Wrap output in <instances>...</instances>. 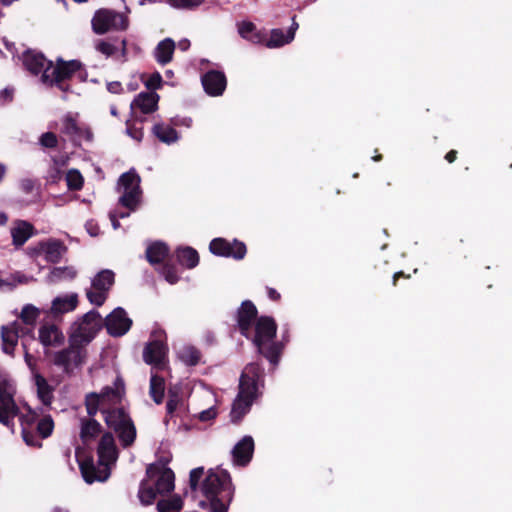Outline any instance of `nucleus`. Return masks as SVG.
<instances>
[{
  "label": "nucleus",
  "instance_id": "nucleus-1",
  "mask_svg": "<svg viewBox=\"0 0 512 512\" xmlns=\"http://www.w3.org/2000/svg\"><path fill=\"white\" fill-rule=\"evenodd\" d=\"M101 315L96 310L84 314L72 325L69 336V346L54 354L53 363L71 373L74 368L81 366L86 359L85 345L90 343L101 329Z\"/></svg>",
  "mask_w": 512,
  "mask_h": 512
},
{
  "label": "nucleus",
  "instance_id": "nucleus-2",
  "mask_svg": "<svg viewBox=\"0 0 512 512\" xmlns=\"http://www.w3.org/2000/svg\"><path fill=\"white\" fill-rule=\"evenodd\" d=\"M201 491L206 500L199 505L210 512H228L233 499L234 487L230 474L226 470L210 469L204 478Z\"/></svg>",
  "mask_w": 512,
  "mask_h": 512
},
{
  "label": "nucleus",
  "instance_id": "nucleus-3",
  "mask_svg": "<svg viewBox=\"0 0 512 512\" xmlns=\"http://www.w3.org/2000/svg\"><path fill=\"white\" fill-rule=\"evenodd\" d=\"M98 461L94 463L92 457L79 462L80 472L86 483L92 484L95 481L104 482L111 474V465L118 459V449L114 436L107 431L101 435L97 446Z\"/></svg>",
  "mask_w": 512,
  "mask_h": 512
},
{
  "label": "nucleus",
  "instance_id": "nucleus-4",
  "mask_svg": "<svg viewBox=\"0 0 512 512\" xmlns=\"http://www.w3.org/2000/svg\"><path fill=\"white\" fill-rule=\"evenodd\" d=\"M263 376L264 370L259 363H249L244 367L239 379L238 394L230 413L233 423H239L250 411L258 397V383Z\"/></svg>",
  "mask_w": 512,
  "mask_h": 512
},
{
  "label": "nucleus",
  "instance_id": "nucleus-5",
  "mask_svg": "<svg viewBox=\"0 0 512 512\" xmlns=\"http://www.w3.org/2000/svg\"><path fill=\"white\" fill-rule=\"evenodd\" d=\"M252 342L260 355L272 366L278 365L284 351V342H275L278 325L271 316H260L254 325Z\"/></svg>",
  "mask_w": 512,
  "mask_h": 512
},
{
  "label": "nucleus",
  "instance_id": "nucleus-6",
  "mask_svg": "<svg viewBox=\"0 0 512 512\" xmlns=\"http://www.w3.org/2000/svg\"><path fill=\"white\" fill-rule=\"evenodd\" d=\"M76 74L80 78L86 75L84 65L79 60H64L59 57L55 63L49 61L48 66L41 75V82L49 87H57L64 93L71 92V85L68 83Z\"/></svg>",
  "mask_w": 512,
  "mask_h": 512
},
{
  "label": "nucleus",
  "instance_id": "nucleus-7",
  "mask_svg": "<svg viewBox=\"0 0 512 512\" xmlns=\"http://www.w3.org/2000/svg\"><path fill=\"white\" fill-rule=\"evenodd\" d=\"M105 424L117 434L123 448L132 446L137 431L132 418L124 407L103 408Z\"/></svg>",
  "mask_w": 512,
  "mask_h": 512
},
{
  "label": "nucleus",
  "instance_id": "nucleus-8",
  "mask_svg": "<svg viewBox=\"0 0 512 512\" xmlns=\"http://www.w3.org/2000/svg\"><path fill=\"white\" fill-rule=\"evenodd\" d=\"M92 30L103 35L110 30L124 31L129 26L128 17L122 13L109 9H99L91 20Z\"/></svg>",
  "mask_w": 512,
  "mask_h": 512
},
{
  "label": "nucleus",
  "instance_id": "nucleus-9",
  "mask_svg": "<svg viewBox=\"0 0 512 512\" xmlns=\"http://www.w3.org/2000/svg\"><path fill=\"white\" fill-rule=\"evenodd\" d=\"M61 133L66 135L75 147H80L82 141L91 143L94 140L91 127L78 121V114L67 113L63 117Z\"/></svg>",
  "mask_w": 512,
  "mask_h": 512
},
{
  "label": "nucleus",
  "instance_id": "nucleus-10",
  "mask_svg": "<svg viewBox=\"0 0 512 512\" xmlns=\"http://www.w3.org/2000/svg\"><path fill=\"white\" fill-rule=\"evenodd\" d=\"M18 413L14 390L9 381L0 375V423L13 430L14 418Z\"/></svg>",
  "mask_w": 512,
  "mask_h": 512
},
{
  "label": "nucleus",
  "instance_id": "nucleus-11",
  "mask_svg": "<svg viewBox=\"0 0 512 512\" xmlns=\"http://www.w3.org/2000/svg\"><path fill=\"white\" fill-rule=\"evenodd\" d=\"M114 282L115 274L112 270H101L92 279V289L86 291V296L89 302L98 307L102 306L105 303L108 297V292L114 285Z\"/></svg>",
  "mask_w": 512,
  "mask_h": 512
},
{
  "label": "nucleus",
  "instance_id": "nucleus-12",
  "mask_svg": "<svg viewBox=\"0 0 512 512\" xmlns=\"http://www.w3.org/2000/svg\"><path fill=\"white\" fill-rule=\"evenodd\" d=\"M209 250L216 256L242 260L246 256V244L238 239L228 241L225 238H214L209 244Z\"/></svg>",
  "mask_w": 512,
  "mask_h": 512
},
{
  "label": "nucleus",
  "instance_id": "nucleus-13",
  "mask_svg": "<svg viewBox=\"0 0 512 512\" xmlns=\"http://www.w3.org/2000/svg\"><path fill=\"white\" fill-rule=\"evenodd\" d=\"M236 323L242 336L249 339L258 316V309L251 300H244L236 311Z\"/></svg>",
  "mask_w": 512,
  "mask_h": 512
},
{
  "label": "nucleus",
  "instance_id": "nucleus-14",
  "mask_svg": "<svg viewBox=\"0 0 512 512\" xmlns=\"http://www.w3.org/2000/svg\"><path fill=\"white\" fill-rule=\"evenodd\" d=\"M146 476L152 480L156 478L155 486L159 494H167L174 490L175 474L170 468L161 469L158 463L148 465Z\"/></svg>",
  "mask_w": 512,
  "mask_h": 512
},
{
  "label": "nucleus",
  "instance_id": "nucleus-15",
  "mask_svg": "<svg viewBox=\"0 0 512 512\" xmlns=\"http://www.w3.org/2000/svg\"><path fill=\"white\" fill-rule=\"evenodd\" d=\"M104 325L109 335L121 337L130 330L132 320L127 316L125 309L117 307L107 315Z\"/></svg>",
  "mask_w": 512,
  "mask_h": 512
},
{
  "label": "nucleus",
  "instance_id": "nucleus-16",
  "mask_svg": "<svg viewBox=\"0 0 512 512\" xmlns=\"http://www.w3.org/2000/svg\"><path fill=\"white\" fill-rule=\"evenodd\" d=\"M167 351V345L162 340H152L144 348L143 359L147 364L162 369L165 365Z\"/></svg>",
  "mask_w": 512,
  "mask_h": 512
},
{
  "label": "nucleus",
  "instance_id": "nucleus-17",
  "mask_svg": "<svg viewBox=\"0 0 512 512\" xmlns=\"http://www.w3.org/2000/svg\"><path fill=\"white\" fill-rule=\"evenodd\" d=\"M67 250L68 248L63 241L59 239H49L39 242L36 252L43 253L47 262L56 264L61 261Z\"/></svg>",
  "mask_w": 512,
  "mask_h": 512
},
{
  "label": "nucleus",
  "instance_id": "nucleus-18",
  "mask_svg": "<svg viewBox=\"0 0 512 512\" xmlns=\"http://www.w3.org/2000/svg\"><path fill=\"white\" fill-rule=\"evenodd\" d=\"M204 91L210 96H220L226 89L227 79L223 72L210 70L202 76Z\"/></svg>",
  "mask_w": 512,
  "mask_h": 512
},
{
  "label": "nucleus",
  "instance_id": "nucleus-19",
  "mask_svg": "<svg viewBox=\"0 0 512 512\" xmlns=\"http://www.w3.org/2000/svg\"><path fill=\"white\" fill-rule=\"evenodd\" d=\"M254 453V440L251 436H244L233 448V462L237 466H247Z\"/></svg>",
  "mask_w": 512,
  "mask_h": 512
},
{
  "label": "nucleus",
  "instance_id": "nucleus-20",
  "mask_svg": "<svg viewBox=\"0 0 512 512\" xmlns=\"http://www.w3.org/2000/svg\"><path fill=\"white\" fill-rule=\"evenodd\" d=\"M159 95L156 92H141L132 101V111L138 109L143 114H151L158 108Z\"/></svg>",
  "mask_w": 512,
  "mask_h": 512
},
{
  "label": "nucleus",
  "instance_id": "nucleus-21",
  "mask_svg": "<svg viewBox=\"0 0 512 512\" xmlns=\"http://www.w3.org/2000/svg\"><path fill=\"white\" fill-rule=\"evenodd\" d=\"M102 431V425L94 417L81 418L79 436L84 445L95 441Z\"/></svg>",
  "mask_w": 512,
  "mask_h": 512
},
{
  "label": "nucleus",
  "instance_id": "nucleus-22",
  "mask_svg": "<svg viewBox=\"0 0 512 512\" xmlns=\"http://www.w3.org/2000/svg\"><path fill=\"white\" fill-rule=\"evenodd\" d=\"M18 416L24 442L29 446L40 447L41 443L36 439L35 435L31 431L32 426L37 420V414L29 408L26 414H20L19 412ZM15 417H17V415Z\"/></svg>",
  "mask_w": 512,
  "mask_h": 512
},
{
  "label": "nucleus",
  "instance_id": "nucleus-23",
  "mask_svg": "<svg viewBox=\"0 0 512 512\" xmlns=\"http://www.w3.org/2000/svg\"><path fill=\"white\" fill-rule=\"evenodd\" d=\"M35 234L36 229L30 222L17 220L11 229L12 244L15 247H21Z\"/></svg>",
  "mask_w": 512,
  "mask_h": 512
},
{
  "label": "nucleus",
  "instance_id": "nucleus-24",
  "mask_svg": "<svg viewBox=\"0 0 512 512\" xmlns=\"http://www.w3.org/2000/svg\"><path fill=\"white\" fill-rule=\"evenodd\" d=\"M124 393V381L121 377H117L114 381V387H103L99 392V395L104 404L116 405L121 403Z\"/></svg>",
  "mask_w": 512,
  "mask_h": 512
},
{
  "label": "nucleus",
  "instance_id": "nucleus-25",
  "mask_svg": "<svg viewBox=\"0 0 512 512\" xmlns=\"http://www.w3.org/2000/svg\"><path fill=\"white\" fill-rule=\"evenodd\" d=\"M50 60L40 53L28 50L23 54V65L34 75L43 74Z\"/></svg>",
  "mask_w": 512,
  "mask_h": 512
},
{
  "label": "nucleus",
  "instance_id": "nucleus-26",
  "mask_svg": "<svg viewBox=\"0 0 512 512\" xmlns=\"http://www.w3.org/2000/svg\"><path fill=\"white\" fill-rule=\"evenodd\" d=\"M64 335L54 324L42 325L39 329V341L45 347L60 346L64 342Z\"/></svg>",
  "mask_w": 512,
  "mask_h": 512
},
{
  "label": "nucleus",
  "instance_id": "nucleus-27",
  "mask_svg": "<svg viewBox=\"0 0 512 512\" xmlns=\"http://www.w3.org/2000/svg\"><path fill=\"white\" fill-rule=\"evenodd\" d=\"M169 247L164 242L156 241L146 249V259L151 265H160L168 260Z\"/></svg>",
  "mask_w": 512,
  "mask_h": 512
},
{
  "label": "nucleus",
  "instance_id": "nucleus-28",
  "mask_svg": "<svg viewBox=\"0 0 512 512\" xmlns=\"http://www.w3.org/2000/svg\"><path fill=\"white\" fill-rule=\"evenodd\" d=\"M2 351L14 357L15 348L18 344V334L10 324L2 325L0 328Z\"/></svg>",
  "mask_w": 512,
  "mask_h": 512
},
{
  "label": "nucleus",
  "instance_id": "nucleus-29",
  "mask_svg": "<svg viewBox=\"0 0 512 512\" xmlns=\"http://www.w3.org/2000/svg\"><path fill=\"white\" fill-rule=\"evenodd\" d=\"M34 381L37 388V396L41 403L50 406L54 399V388L47 382L46 378L40 373L34 374Z\"/></svg>",
  "mask_w": 512,
  "mask_h": 512
},
{
  "label": "nucleus",
  "instance_id": "nucleus-30",
  "mask_svg": "<svg viewBox=\"0 0 512 512\" xmlns=\"http://www.w3.org/2000/svg\"><path fill=\"white\" fill-rule=\"evenodd\" d=\"M177 262L186 269H193L199 264V254L197 250L190 246L179 247L175 251Z\"/></svg>",
  "mask_w": 512,
  "mask_h": 512
},
{
  "label": "nucleus",
  "instance_id": "nucleus-31",
  "mask_svg": "<svg viewBox=\"0 0 512 512\" xmlns=\"http://www.w3.org/2000/svg\"><path fill=\"white\" fill-rule=\"evenodd\" d=\"M78 305V295L72 293L65 296L56 297L52 301L51 311L53 314H64L73 311Z\"/></svg>",
  "mask_w": 512,
  "mask_h": 512
},
{
  "label": "nucleus",
  "instance_id": "nucleus-32",
  "mask_svg": "<svg viewBox=\"0 0 512 512\" xmlns=\"http://www.w3.org/2000/svg\"><path fill=\"white\" fill-rule=\"evenodd\" d=\"M174 51L175 42L171 38H165L157 44L154 57L159 64L166 65L172 61Z\"/></svg>",
  "mask_w": 512,
  "mask_h": 512
},
{
  "label": "nucleus",
  "instance_id": "nucleus-33",
  "mask_svg": "<svg viewBox=\"0 0 512 512\" xmlns=\"http://www.w3.org/2000/svg\"><path fill=\"white\" fill-rule=\"evenodd\" d=\"M141 187H134L130 190H124L119 198V204L129 211H135L141 202Z\"/></svg>",
  "mask_w": 512,
  "mask_h": 512
},
{
  "label": "nucleus",
  "instance_id": "nucleus-34",
  "mask_svg": "<svg viewBox=\"0 0 512 512\" xmlns=\"http://www.w3.org/2000/svg\"><path fill=\"white\" fill-rule=\"evenodd\" d=\"M293 40V29H288L285 34L282 29L271 30L270 38L266 40L265 46L268 48H277L290 43Z\"/></svg>",
  "mask_w": 512,
  "mask_h": 512
},
{
  "label": "nucleus",
  "instance_id": "nucleus-35",
  "mask_svg": "<svg viewBox=\"0 0 512 512\" xmlns=\"http://www.w3.org/2000/svg\"><path fill=\"white\" fill-rule=\"evenodd\" d=\"M149 395L156 404H161L165 395V380L162 376L152 374L150 378Z\"/></svg>",
  "mask_w": 512,
  "mask_h": 512
},
{
  "label": "nucleus",
  "instance_id": "nucleus-36",
  "mask_svg": "<svg viewBox=\"0 0 512 512\" xmlns=\"http://www.w3.org/2000/svg\"><path fill=\"white\" fill-rule=\"evenodd\" d=\"M153 134L163 143L171 144L177 141L178 132L175 128L164 125V124H155L153 126Z\"/></svg>",
  "mask_w": 512,
  "mask_h": 512
},
{
  "label": "nucleus",
  "instance_id": "nucleus-37",
  "mask_svg": "<svg viewBox=\"0 0 512 512\" xmlns=\"http://www.w3.org/2000/svg\"><path fill=\"white\" fill-rule=\"evenodd\" d=\"M77 276V270L73 266L54 267L47 278L51 283H57L63 280H73Z\"/></svg>",
  "mask_w": 512,
  "mask_h": 512
},
{
  "label": "nucleus",
  "instance_id": "nucleus-38",
  "mask_svg": "<svg viewBox=\"0 0 512 512\" xmlns=\"http://www.w3.org/2000/svg\"><path fill=\"white\" fill-rule=\"evenodd\" d=\"M159 492L155 485H150L148 480H142L140 483L138 497L143 505H151Z\"/></svg>",
  "mask_w": 512,
  "mask_h": 512
},
{
  "label": "nucleus",
  "instance_id": "nucleus-39",
  "mask_svg": "<svg viewBox=\"0 0 512 512\" xmlns=\"http://www.w3.org/2000/svg\"><path fill=\"white\" fill-rule=\"evenodd\" d=\"M182 508L183 500L176 494L169 499L159 500L157 503L158 512H180Z\"/></svg>",
  "mask_w": 512,
  "mask_h": 512
},
{
  "label": "nucleus",
  "instance_id": "nucleus-40",
  "mask_svg": "<svg viewBox=\"0 0 512 512\" xmlns=\"http://www.w3.org/2000/svg\"><path fill=\"white\" fill-rule=\"evenodd\" d=\"M84 405L86 408V412L88 417H95L98 411H101L103 408H100V405H104L99 393L90 392L86 394Z\"/></svg>",
  "mask_w": 512,
  "mask_h": 512
},
{
  "label": "nucleus",
  "instance_id": "nucleus-41",
  "mask_svg": "<svg viewBox=\"0 0 512 512\" xmlns=\"http://www.w3.org/2000/svg\"><path fill=\"white\" fill-rule=\"evenodd\" d=\"M179 357L186 365L196 366L200 362L201 352L193 346H187L181 350Z\"/></svg>",
  "mask_w": 512,
  "mask_h": 512
},
{
  "label": "nucleus",
  "instance_id": "nucleus-42",
  "mask_svg": "<svg viewBox=\"0 0 512 512\" xmlns=\"http://www.w3.org/2000/svg\"><path fill=\"white\" fill-rule=\"evenodd\" d=\"M40 316V310L32 304H26L21 311L20 319L27 326H34Z\"/></svg>",
  "mask_w": 512,
  "mask_h": 512
},
{
  "label": "nucleus",
  "instance_id": "nucleus-43",
  "mask_svg": "<svg viewBox=\"0 0 512 512\" xmlns=\"http://www.w3.org/2000/svg\"><path fill=\"white\" fill-rule=\"evenodd\" d=\"M160 273L170 284H176L180 279L178 268L169 260L162 264Z\"/></svg>",
  "mask_w": 512,
  "mask_h": 512
},
{
  "label": "nucleus",
  "instance_id": "nucleus-44",
  "mask_svg": "<svg viewBox=\"0 0 512 512\" xmlns=\"http://www.w3.org/2000/svg\"><path fill=\"white\" fill-rule=\"evenodd\" d=\"M140 181V176L135 171H128L120 176L118 183L124 191L134 187H140Z\"/></svg>",
  "mask_w": 512,
  "mask_h": 512
},
{
  "label": "nucleus",
  "instance_id": "nucleus-45",
  "mask_svg": "<svg viewBox=\"0 0 512 512\" xmlns=\"http://www.w3.org/2000/svg\"><path fill=\"white\" fill-rule=\"evenodd\" d=\"M67 187L70 191H79L84 185V178L76 169H71L66 175Z\"/></svg>",
  "mask_w": 512,
  "mask_h": 512
},
{
  "label": "nucleus",
  "instance_id": "nucleus-46",
  "mask_svg": "<svg viewBox=\"0 0 512 512\" xmlns=\"http://www.w3.org/2000/svg\"><path fill=\"white\" fill-rule=\"evenodd\" d=\"M37 432L41 438H48L54 430V421L50 415H45L37 423Z\"/></svg>",
  "mask_w": 512,
  "mask_h": 512
},
{
  "label": "nucleus",
  "instance_id": "nucleus-47",
  "mask_svg": "<svg viewBox=\"0 0 512 512\" xmlns=\"http://www.w3.org/2000/svg\"><path fill=\"white\" fill-rule=\"evenodd\" d=\"M10 325L12 326L13 330H15L17 332L18 339L21 338L22 341H24V342H25L26 337H29L32 340L35 339L34 332H33L34 326H27V325L23 326L22 323H20L18 321H13L12 323H10Z\"/></svg>",
  "mask_w": 512,
  "mask_h": 512
},
{
  "label": "nucleus",
  "instance_id": "nucleus-48",
  "mask_svg": "<svg viewBox=\"0 0 512 512\" xmlns=\"http://www.w3.org/2000/svg\"><path fill=\"white\" fill-rule=\"evenodd\" d=\"M39 144L48 149H55L58 146V137L54 132H45L39 138Z\"/></svg>",
  "mask_w": 512,
  "mask_h": 512
},
{
  "label": "nucleus",
  "instance_id": "nucleus-49",
  "mask_svg": "<svg viewBox=\"0 0 512 512\" xmlns=\"http://www.w3.org/2000/svg\"><path fill=\"white\" fill-rule=\"evenodd\" d=\"M204 475V468L197 467L190 471L189 475V486L192 491H197L199 488L200 480Z\"/></svg>",
  "mask_w": 512,
  "mask_h": 512
},
{
  "label": "nucleus",
  "instance_id": "nucleus-50",
  "mask_svg": "<svg viewBox=\"0 0 512 512\" xmlns=\"http://www.w3.org/2000/svg\"><path fill=\"white\" fill-rule=\"evenodd\" d=\"M179 403H180V397H179L178 393L172 392L171 390H169L168 400H167V403H166V413H167V416H169V417L173 416V414L176 411Z\"/></svg>",
  "mask_w": 512,
  "mask_h": 512
},
{
  "label": "nucleus",
  "instance_id": "nucleus-51",
  "mask_svg": "<svg viewBox=\"0 0 512 512\" xmlns=\"http://www.w3.org/2000/svg\"><path fill=\"white\" fill-rule=\"evenodd\" d=\"M257 30L256 25L250 21H243L238 24V32L244 39H248L249 36Z\"/></svg>",
  "mask_w": 512,
  "mask_h": 512
},
{
  "label": "nucleus",
  "instance_id": "nucleus-52",
  "mask_svg": "<svg viewBox=\"0 0 512 512\" xmlns=\"http://www.w3.org/2000/svg\"><path fill=\"white\" fill-rule=\"evenodd\" d=\"M96 50L106 57H110L115 54L117 48L107 41L99 40L96 44Z\"/></svg>",
  "mask_w": 512,
  "mask_h": 512
},
{
  "label": "nucleus",
  "instance_id": "nucleus-53",
  "mask_svg": "<svg viewBox=\"0 0 512 512\" xmlns=\"http://www.w3.org/2000/svg\"><path fill=\"white\" fill-rule=\"evenodd\" d=\"M145 86L148 90L155 92V90L161 88L162 86V77L160 73H153L145 82Z\"/></svg>",
  "mask_w": 512,
  "mask_h": 512
},
{
  "label": "nucleus",
  "instance_id": "nucleus-54",
  "mask_svg": "<svg viewBox=\"0 0 512 512\" xmlns=\"http://www.w3.org/2000/svg\"><path fill=\"white\" fill-rule=\"evenodd\" d=\"M127 133L130 137L137 141H141L143 138V128L142 127H135L134 125H130L127 123Z\"/></svg>",
  "mask_w": 512,
  "mask_h": 512
},
{
  "label": "nucleus",
  "instance_id": "nucleus-55",
  "mask_svg": "<svg viewBox=\"0 0 512 512\" xmlns=\"http://www.w3.org/2000/svg\"><path fill=\"white\" fill-rule=\"evenodd\" d=\"M216 416H217L216 409L209 408V409H206V410H203L202 412H200L199 420L206 422V421H210V420L214 419Z\"/></svg>",
  "mask_w": 512,
  "mask_h": 512
},
{
  "label": "nucleus",
  "instance_id": "nucleus-56",
  "mask_svg": "<svg viewBox=\"0 0 512 512\" xmlns=\"http://www.w3.org/2000/svg\"><path fill=\"white\" fill-rule=\"evenodd\" d=\"M247 40L252 42V43H255V44H260V43H264L265 44V42H266V34L261 32V31L256 30L254 33H252L249 36V38Z\"/></svg>",
  "mask_w": 512,
  "mask_h": 512
},
{
  "label": "nucleus",
  "instance_id": "nucleus-57",
  "mask_svg": "<svg viewBox=\"0 0 512 512\" xmlns=\"http://www.w3.org/2000/svg\"><path fill=\"white\" fill-rule=\"evenodd\" d=\"M21 344H22V347H23V350H24V358H25V362H26V364L28 365V367H29L31 370H34V369H35L34 358H33V356L29 353L26 342L22 341V343H21Z\"/></svg>",
  "mask_w": 512,
  "mask_h": 512
},
{
  "label": "nucleus",
  "instance_id": "nucleus-58",
  "mask_svg": "<svg viewBox=\"0 0 512 512\" xmlns=\"http://www.w3.org/2000/svg\"><path fill=\"white\" fill-rule=\"evenodd\" d=\"M106 87L112 94H121L123 92L122 84L119 81L108 82Z\"/></svg>",
  "mask_w": 512,
  "mask_h": 512
},
{
  "label": "nucleus",
  "instance_id": "nucleus-59",
  "mask_svg": "<svg viewBox=\"0 0 512 512\" xmlns=\"http://www.w3.org/2000/svg\"><path fill=\"white\" fill-rule=\"evenodd\" d=\"M182 9H193L200 6L204 0H180Z\"/></svg>",
  "mask_w": 512,
  "mask_h": 512
},
{
  "label": "nucleus",
  "instance_id": "nucleus-60",
  "mask_svg": "<svg viewBox=\"0 0 512 512\" xmlns=\"http://www.w3.org/2000/svg\"><path fill=\"white\" fill-rule=\"evenodd\" d=\"M21 188L25 193L29 194L34 189V182L31 179H24L21 182Z\"/></svg>",
  "mask_w": 512,
  "mask_h": 512
},
{
  "label": "nucleus",
  "instance_id": "nucleus-61",
  "mask_svg": "<svg viewBox=\"0 0 512 512\" xmlns=\"http://www.w3.org/2000/svg\"><path fill=\"white\" fill-rule=\"evenodd\" d=\"M267 294H268L269 299L272 301L277 302L281 299L280 293L274 288L268 287Z\"/></svg>",
  "mask_w": 512,
  "mask_h": 512
},
{
  "label": "nucleus",
  "instance_id": "nucleus-62",
  "mask_svg": "<svg viewBox=\"0 0 512 512\" xmlns=\"http://www.w3.org/2000/svg\"><path fill=\"white\" fill-rule=\"evenodd\" d=\"M410 277V274H406L403 271L395 272L393 275L392 284L393 286H397L398 280L400 278L409 279Z\"/></svg>",
  "mask_w": 512,
  "mask_h": 512
},
{
  "label": "nucleus",
  "instance_id": "nucleus-63",
  "mask_svg": "<svg viewBox=\"0 0 512 512\" xmlns=\"http://www.w3.org/2000/svg\"><path fill=\"white\" fill-rule=\"evenodd\" d=\"M109 219L111 221L113 229H118L121 225L119 222V217L117 215V212H110L109 213Z\"/></svg>",
  "mask_w": 512,
  "mask_h": 512
},
{
  "label": "nucleus",
  "instance_id": "nucleus-64",
  "mask_svg": "<svg viewBox=\"0 0 512 512\" xmlns=\"http://www.w3.org/2000/svg\"><path fill=\"white\" fill-rule=\"evenodd\" d=\"M457 155H458V152L456 150L452 149L446 153L444 158L448 163H453L456 161Z\"/></svg>",
  "mask_w": 512,
  "mask_h": 512
}]
</instances>
